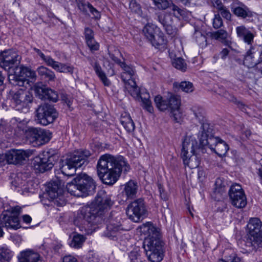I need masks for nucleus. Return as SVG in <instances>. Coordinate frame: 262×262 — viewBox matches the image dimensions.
<instances>
[{
	"mask_svg": "<svg viewBox=\"0 0 262 262\" xmlns=\"http://www.w3.org/2000/svg\"><path fill=\"white\" fill-rule=\"evenodd\" d=\"M129 169V165L123 157L110 154L101 156L97 164L99 177L104 183L108 185L115 184L120 177L121 172H127Z\"/></svg>",
	"mask_w": 262,
	"mask_h": 262,
	"instance_id": "nucleus-2",
	"label": "nucleus"
},
{
	"mask_svg": "<svg viewBox=\"0 0 262 262\" xmlns=\"http://www.w3.org/2000/svg\"><path fill=\"white\" fill-rule=\"evenodd\" d=\"M21 71L24 73H26V76L30 77L31 79H35L36 77V73L35 71H32L29 68H21Z\"/></svg>",
	"mask_w": 262,
	"mask_h": 262,
	"instance_id": "nucleus-57",
	"label": "nucleus"
},
{
	"mask_svg": "<svg viewBox=\"0 0 262 262\" xmlns=\"http://www.w3.org/2000/svg\"><path fill=\"white\" fill-rule=\"evenodd\" d=\"M85 40H88L94 37L93 32L92 29L86 28L85 29Z\"/></svg>",
	"mask_w": 262,
	"mask_h": 262,
	"instance_id": "nucleus-61",
	"label": "nucleus"
},
{
	"mask_svg": "<svg viewBox=\"0 0 262 262\" xmlns=\"http://www.w3.org/2000/svg\"><path fill=\"white\" fill-rule=\"evenodd\" d=\"M21 57L17 52L13 50H5L0 53V66L5 70H9L17 66Z\"/></svg>",
	"mask_w": 262,
	"mask_h": 262,
	"instance_id": "nucleus-14",
	"label": "nucleus"
},
{
	"mask_svg": "<svg viewBox=\"0 0 262 262\" xmlns=\"http://www.w3.org/2000/svg\"><path fill=\"white\" fill-rule=\"evenodd\" d=\"M120 122L127 132L131 133L134 130L135 128L134 123L128 114L122 115Z\"/></svg>",
	"mask_w": 262,
	"mask_h": 262,
	"instance_id": "nucleus-33",
	"label": "nucleus"
},
{
	"mask_svg": "<svg viewBox=\"0 0 262 262\" xmlns=\"http://www.w3.org/2000/svg\"><path fill=\"white\" fill-rule=\"evenodd\" d=\"M22 219L23 222L26 224L30 223L32 221L31 216L27 214L23 215Z\"/></svg>",
	"mask_w": 262,
	"mask_h": 262,
	"instance_id": "nucleus-63",
	"label": "nucleus"
},
{
	"mask_svg": "<svg viewBox=\"0 0 262 262\" xmlns=\"http://www.w3.org/2000/svg\"><path fill=\"white\" fill-rule=\"evenodd\" d=\"M172 64L174 68L183 72L185 71L187 69V64L184 59L181 57L174 59L172 61Z\"/></svg>",
	"mask_w": 262,
	"mask_h": 262,
	"instance_id": "nucleus-43",
	"label": "nucleus"
},
{
	"mask_svg": "<svg viewBox=\"0 0 262 262\" xmlns=\"http://www.w3.org/2000/svg\"><path fill=\"white\" fill-rule=\"evenodd\" d=\"M168 8H170L173 15L177 17L184 15V10L173 3L170 4Z\"/></svg>",
	"mask_w": 262,
	"mask_h": 262,
	"instance_id": "nucleus-47",
	"label": "nucleus"
},
{
	"mask_svg": "<svg viewBox=\"0 0 262 262\" xmlns=\"http://www.w3.org/2000/svg\"><path fill=\"white\" fill-rule=\"evenodd\" d=\"M218 262H242L240 257L237 256L235 254L231 255L227 258V260L223 259H219Z\"/></svg>",
	"mask_w": 262,
	"mask_h": 262,
	"instance_id": "nucleus-55",
	"label": "nucleus"
},
{
	"mask_svg": "<svg viewBox=\"0 0 262 262\" xmlns=\"http://www.w3.org/2000/svg\"><path fill=\"white\" fill-rule=\"evenodd\" d=\"M46 191L51 199L58 198L63 192L61 182L59 180L50 182L48 184Z\"/></svg>",
	"mask_w": 262,
	"mask_h": 262,
	"instance_id": "nucleus-23",
	"label": "nucleus"
},
{
	"mask_svg": "<svg viewBox=\"0 0 262 262\" xmlns=\"http://www.w3.org/2000/svg\"><path fill=\"white\" fill-rule=\"evenodd\" d=\"M163 243L160 238H145L143 248L149 260L160 262L163 258Z\"/></svg>",
	"mask_w": 262,
	"mask_h": 262,
	"instance_id": "nucleus-8",
	"label": "nucleus"
},
{
	"mask_svg": "<svg viewBox=\"0 0 262 262\" xmlns=\"http://www.w3.org/2000/svg\"><path fill=\"white\" fill-rule=\"evenodd\" d=\"M33 154L31 149H11L5 155V158L9 164H21Z\"/></svg>",
	"mask_w": 262,
	"mask_h": 262,
	"instance_id": "nucleus-16",
	"label": "nucleus"
},
{
	"mask_svg": "<svg viewBox=\"0 0 262 262\" xmlns=\"http://www.w3.org/2000/svg\"><path fill=\"white\" fill-rule=\"evenodd\" d=\"M212 3L214 8L216 9L219 12L225 7L221 0H212Z\"/></svg>",
	"mask_w": 262,
	"mask_h": 262,
	"instance_id": "nucleus-59",
	"label": "nucleus"
},
{
	"mask_svg": "<svg viewBox=\"0 0 262 262\" xmlns=\"http://www.w3.org/2000/svg\"><path fill=\"white\" fill-rule=\"evenodd\" d=\"M136 75L121 73V78L124 83L125 89L134 97H137L141 100L142 106L149 113L153 112L151 102L149 99V93L146 92H142L140 95L139 89L135 81Z\"/></svg>",
	"mask_w": 262,
	"mask_h": 262,
	"instance_id": "nucleus-6",
	"label": "nucleus"
},
{
	"mask_svg": "<svg viewBox=\"0 0 262 262\" xmlns=\"http://www.w3.org/2000/svg\"><path fill=\"white\" fill-rule=\"evenodd\" d=\"M212 25L215 29H218L223 25V21L219 13L214 15Z\"/></svg>",
	"mask_w": 262,
	"mask_h": 262,
	"instance_id": "nucleus-52",
	"label": "nucleus"
},
{
	"mask_svg": "<svg viewBox=\"0 0 262 262\" xmlns=\"http://www.w3.org/2000/svg\"><path fill=\"white\" fill-rule=\"evenodd\" d=\"M147 210L142 199H137L131 202L127 206L126 214L132 221L138 223L147 215Z\"/></svg>",
	"mask_w": 262,
	"mask_h": 262,
	"instance_id": "nucleus-11",
	"label": "nucleus"
},
{
	"mask_svg": "<svg viewBox=\"0 0 262 262\" xmlns=\"http://www.w3.org/2000/svg\"><path fill=\"white\" fill-rule=\"evenodd\" d=\"M138 190L137 183L135 181L130 180L124 185L123 192L127 199H133L136 196Z\"/></svg>",
	"mask_w": 262,
	"mask_h": 262,
	"instance_id": "nucleus-29",
	"label": "nucleus"
},
{
	"mask_svg": "<svg viewBox=\"0 0 262 262\" xmlns=\"http://www.w3.org/2000/svg\"><path fill=\"white\" fill-rule=\"evenodd\" d=\"M63 262H78L77 259L71 255H66L63 258Z\"/></svg>",
	"mask_w": 262,
	"mask_h": 262,
	"instance_id": "nucleus-62",
	"label": "nucleus"
},
{
	"mask_svg": "<svg viewBox=\"0 0 262 262\" xmlns=\"http://www.w3.org/2000/svg\"><path fill=\"white\" fill-rule=\"evenodd\" d=\"M180 99L178 96L171 95L169 99H168V108L171 110L178 108L180 106Z\"/></svg>",
	"mask_w": 262,
	"mask_h": 262,
	"instance_id": "nucleus-41",
	"label": "nucleus"
},
{
	"mask_svg": "<svg viewBox=\"0 0 262 262\" xmlns=\"http://www.w3.org/2000/svg\"><path fill=\"white\" fill-rule=\"evenodd\" d=\"M201 124L200 129L198 133V137L199 138L200 144L203 146H205L206 144L203 143V142H208L210 137H213L211 135L212 129L210 127L209 123L206 119L204 121L200 122Z\"/></svg>",
	"mask_w": 262,
	"mask_h": 262,
	"instance_id": "nucleus-25",
	"label": "nucleus"
},
{
	"mask_svg": "<svg viewBox=\"0 0 262 262\" xmlns=\"http://www.w3.org/2000/svg\"><path fill=\"white\" fill-rule=\"evenodd\" d=\"M120 66L123 71L122 73L136 75L135 70L132 67L127 65L124 62H120Z\"/></svg>",
	"mask_w": 262,
	"mask_h": 262,
	"instance_id": "nucleus-49",
	"label": "nucleus"
},
{
	"mask_svg": "<svg viewBox=\"0 0 262 262\" xmlns=\"http://www.w3.org/2000/svg\"><path fill=\"white\" fill-rule=\"evenodd\" d=\"M157 27L152 24H146L143 29V33L147 40L156 48H165L167 40L162 33L155 35Z\"/></svg>",
	"mask_w": 262,
	"mask_h": 262,
	"instance_id": "nucleus-12",
	"label": "nucleus"
},
{
	"mask_svg": "<svg viewBox=\"0 0 262 262\" xmlns=\"http://www.w3.org/2000/svg\"><path fill=\"white\" fill-rule=\"evenodd\" d=\"M13 84L18 85L19 86H23L25 82V77L23 76H18L16 75L13 76Z\"/></svg>",
	"mask_w": 262,
	"mask_h": 262,
	"instance_id": "nucleus-56",
	"label": "nucleus"
},
{
	"mask_svg": "<svg viewBox=\"0 0 262 262\" xmlns=\"http://www.w3.org/2000/svg\"><path fill=\"white\" fill-rule=\"evenodd\" d=\"M195 41L200 47L203 48L207 46V39L205 35L199 31H196L194 34Z\"/></svg>",
	"mask_w": 262,
	"mask_h": 262,
	"instance_id": "nucleus-39",
	"label": "nucleus"
},
{
	"mask_svg": "<svg viewBox=\"0 0 262 262\" xmlns=\"http://www.w3.org/2000/svg\"><path fill=\"white\" fill-rule=\"evenodd\" d=\"M21 211V208L19 206H16L11 208L10 212L13 215L17 216L20 214Z\"/></svg>",
	"mask_w": 262,
	"mask_h": 262,
	"instance_id": "nucleus-60",
	"label": "nucleus"
},
{
	"mask_svg": "<svg viewBox=\"0 0 262 262\" xmlns=\"http://www.w3.org/2000/svg\"><path fill=\"white\" fill-rule=\"evenodd\" d=\"M137 231L144 235L145 238H160V234L158 229L150 222H146L138 227Z\"/></svg>",
	"mask_w": 262,
	"mask_h": 262,
	"instance_id": "nucleus-22",
	"label": "nucleus"
},
{
	"mask_svg": "<svg viewBox=\"0 0 262 262\" xmlns=\"http://www.w3.org/2000/svg\"><path fill=\"white\" fill-rule=\"evenodd\" d=\"M171 114L174 120L177 122H180L182 118V113L180 111V107L171 110Z\"/></svg>",
	"mask_w": 262,
	"mask_h": 262,
	"instance_id": "nucleus-50",
	"label": "nucleus"
},
{
	"mask_svg": "<svg viewBox=\"0 0 262 262\" xmlns=\"http://www.w3.org/2000/svg\"><path fill=\"white\" fill-rule=\"evenodd\" d=\"M232 204L237 208H242L247 204V199L242 186L235 183L232 185L229 191Z\"/></svg>",
	"mask_w": 262,
	"mask_h": 262,
	"instance_id": "nucleus-15",
	"label": "nucleus"
},
{
	"mask_svg": "<svg viewBox=\"0 0 262 262\" xmlns=\"http://www.w3.org/2000/svg\"><path fill=\"white\" fill-rule=\"evenodd\" d=\"M233 13L237 16L243 18L250 16V12L246 7H237L234 9Z\"/></svg>",
	"mask_w": 262,
	"mask_h": 262,
	"instance_id": "nucleus-44",
	"label": "nucleus"
},
{
	"mask_svg": "<svg viewBox=\"0 0 262 262\" xmlns=\"http://www.w3.org/2000/svg\"><path fill=\"white\" fill-rule=\"evenodd\" d=\"M58 116V113L53 106L45 103L36 110V121L42 125L53 123Z\"/></svg>",
	"mask_w": 262,
	"mask_h": 262,
	"instance_id": "nucleus-10",
	"label": "nucleus"
},
{
	"mask_svg": "<svg viewBox=\"0 0 262 262\" xmlns=\"http://www.w3.org/2000/svg\"><path fill=\"white\" fill-rule=\"evenodd\" d=\"M203 143L221 157L225 156L229 149L227 143L218 137H210L208 142Z\"/></svg>",
	"mask_w": 262,
	"mask_h": 262,
	"instance_id": "nucleus-19",
	"label": "nucleus"
},
{
	"mask_svg": "<svg viewBox=\"0 0 262 262\" xmlns=\"http://www.w3.org/2000/svg\"><path fill=\"white\" fill-rule=\"evenodd\" d=\"M90 155V151L87 150L74 151L66 160L61 161L60 168L62 173L67 176H73L77 168L87 164Z\"/></svg>",
	"mask_w": 262,
	"mask_h": 262,
	"instance_id": "nucleus-4",
	"label": "nucleus"
},
{
	"mask_svg": "<svg viewBox=\"0 0 262 262\" xmlns=\"http://www.w3.org/2000/svg\"><path fill=\"white\" fill-rule=\"evenodd\" d=\"M1 226L7 229L16 230L20 227L19 220L17 216L3 214L1 219Z\"/></svg>",
	"mask_w": 262,
	"mask_h": 262,
	"instance_id": "nucleus-24",
	"label": "nucleus"
},
{
	"mask_svg": "<svg viewBox=\"0 0 262 262\" xmlns=\"http://www.w3.org/2000/svg\"><path fill=\"white\" fill-rule=\"evenodd\" d=\"M35 92L38 95L39 98L41 99L48 100L56 102L59 98L58 95L56 91L42 85H35Z\"/></svg>",
	"mask_w": 262,
	"mask_h": 262,
	"instance_id": "nucleus-21",
	"label": "nucleus"
},
{
	"mask_svg": "<svg viewBox=\"0 0 262 262\" xmlns=\"http://www.w3.org/2000/svg\"><path fill=\"white\" fill-rule=\"evenodd\" d=\"M236 32L237 37L248 45H251L253 42L254 34L244 26L237 27Z\"/></svg>",
	"mask_w": 262,
	"mask_h": 262,
	"instance_id": "nucleus-27",
	"label": "nucleus"
},
{
	"mask_svg": "<svg viewBox=\"0 0 262 262\" xmlns=\"http://www.w3.org/2000/svg\"><path fill=\"white\" fill-rule=\"evenodd\" d=\"M229 50L227 49H224L220 53L221 58L225 59L229 54Z\"/></svg>",
	"mask_w": 262,
	"mask_h": 262,
	"instance_id": "nucleus-64",
	"label": "nucleus"
},
{
	"mask_svg": "<svg viewBox=\"0 0 262 262\" xmlns=\"http://www.w3.org/2000/svg\"><path fill=\"white\" fill-rule=\"evenodd\" d=\"M190 110L195 119H197L199 122L204 121V120L206 119L205 117V111L202 107L195 105L192 106Z\"/></svg>",
	"mask_w": 262,
	"mask_h": 262,
	"instance_id": "nucleus-36",
	"label": "nucleus"
},
{
	"mask_svg": "<svg viewBox=\"0 0 262 262\" xmlns=\"http://www.w3.org/2000/svg\"><path fill=\"white\" fill-rule=\"evenodd\" d=\"M248 238L246 245L252 250L262 248V222L257 217L251 218L248 224Z\"/></svg>",
	"mask_w": 262,
	"mask_h": 262,
	"instance_id": "nucleus-7",
	"label": "nucleus"
},
{
	"mask_svg": "<svg viewBox=\"0 0 262 262\" xmlns=\"http://www.w3.org/2000/svg\"><path fill=\"white\" fill-rule=\"evenodd\" d=\"M33 100L32 95L28 92L20 89L12 95L10 105L16 111L27 112Z\"/></svg>",
	"mask_w": 262,
	"mask_h": 262,
	"instance_id": "nucleus-9",
	"label": "nucleus"
},
{
	"mask_svg": "<svg viewBox=\"0 0 262 262\" xmlns=\"http://www.w3.org/2000/svg\"><path fill=\"white\" fill-rule=\"evenodd\" d=\"M219 12L224 18L227 20L230 19L231 14L229 10L226 7H224L222 10H220Z\"/></svg>",
	"mask_w": 262,
	"mask_h": 262,
	"instance_id": "nucleus-58",
	"label": "nucleus"
},
{
	"mask_svg": "<svg viewBox=\"0 0 262 262\" xmlns=\"http://www.w3.org/2000/svg\"><path fill=\"white\" fill-rule=\"evenodd\" d=\"M85 241V238L83 235L76 234L73 236L70 246L74 248H80L82 246Z\"/></svg>",
	"mask_w": 262,
	"mask_h": 262,
	"instance_id": "nucleus-35",
	"label": "nucleus"
},
{
	"mask_svg": "<svg viewBox=\"0 0 262 262\" xmlns=\"http://www.w3.org/2000/svg\"><path fill=\"white\" fill-rule=\"evenodd\" d=\"M33 50L45 62L46 64L52 67L55 71L60 73H73V68L68 64L55 61L50 56H46L38 49L34 48Z\"/></svg>",
	"mask_w": 262,
	"mask_h": 262,
	"instance_id": "nucleus-17",
	"label": "nucleus"
},
{
	"mask_svg": "<svg viewBox=\"0 0 262 262\" xmlns=\"http://www.w3.org/2000/svg\"><path fill=\"white\" fill-rule=\"evenodd\" d=\"M121 218L119 216L112 217L109 219L107 224L106 230L104 232L105 235L108 238L115 240L120 230L123 228L122 226Z\"/></svg>",
	"mask_w": 262,
	"mask_h": 262,
	"instance_id": "nucleus-20",
	"label": "nucleus"
},
{
	"mask_svg": "<svg viewBox=\"0 0 262 262\" xmlns=\"http://www.w3.org/2000/svg\"><path fill=\"white\" fill-rule=\"evenodd\" d=\"M173 88L181 90L185 93H191L194 90L193 84L189 81H182L181 83L174 82L173 83Z\"/></svg>",
	"mask_w": 262,
	"mask_h": 262,
	"instance_id": "nucleus-34",
	"label": "nucleus"
},
{
	"mask_svg": "<svg viewBox=\"0 0 262 262\" xmlns=\"http://www.w3.org/2000/svg\"><path fill=\"white\" fill-rule=\"evenodd\" d=\"M155 103L160 111H163L168 108V99H164L160 95L155 97Z\"/></svg>",
	"mask_w": 262,
	"mask_h": 262,
	"instance_id": "nucleus-38",
	"label": "nucleus"
},
{
	"mask_svg": "<svg viewBox=\"0 0 262 262\" xmlns=\"http://www.w3.org/2000/svg\"><path fill=\"white\" fill-rule=\"evenodd\" d=\"M91 64L93 66L96 74L99 77L103 84L106 86H110L111 82L106 76L105 73L102 71L99 64L97 62H95L94 63L92 62Z\"/></svg>",
	"mask_w": 262,
	"mask_h": 262,
	"instance_id": "nucleus-31",
	"label": "nucleus"
},
{
	"mask_svg": "<svg viewBox=\"0 0 262 262\" xmlns=\"http://www.w3.org/2000/svg\"><path fill=\"white\" fill-rule=\"evenodd\" d=\"M224 96L228 99L229 101L236 103L238 108L242 112L245 113L249 116H254V113H253L251 111H247V109H249V106L246 105L242 102L237 101L236 98L234 96L226 92L224 94Z\"/></svg>",
	"mask_w": 262,
	"mask_h": 262,
	"instance_id": "nucleus-32",
	"label": "nucleus"
},
{
	"mask_svg": "<svg viewBox=\"0 0 262 262\" xmlns=\"http://www.w3.org/2000/svg\"><path fill=\"white\" fill-rule=\"evenodd\" d=\"M198 146V142L191 133H187L182 142L181 157L185 166L191 169L198 167L200 160L194 154L195 149Z\"/></svg>",
	"mask_w": 262,
	"mask_h": 262,
	"instance_id": "nucleus-5",
	"label": "nucleus"
},
{
	"mask_svg": "<svg viewBox=\"0 0 262 262\" xmlns=\"http://www.w3.org/2000/svg\"><path fill=\"white\" fill-rule=\"evenodd\" d=\"M167 33L169 35H174L177 33L176 28L172 25V24H167L163 26Z\"/></svg>",
	"mask_w": 262,
	"mask_h": 262,
	"instance_id": "nucleus-54",
	"label": "nucleus"
},
{
	"mask_svg": "<svg viewBox=\"0 0 262 262\" xmlns=\"http://www.w3.org/2000/svg\"><path fill=\"white\" fill-rule=\"evenodd\" d=\"M130 262H143L139 248L134 249L129 254Z\"/></svg>",
	"mask_w": 262,
	"mask_h": 262,
	"instance_id": "nucleus-42",
	"label": "nucleus"
},
{
	"mask_svg": "<svg viewBox=\"0 0 262 262\" xmlns=\"http://www.w3.org/2000/svg\"><path fill=\"white\" fill-rule=\"evenodd\" d=\"M113 204L111 196L104 191L99 192L95 200L89 206L82 207L78 212L74 224L80 230L95 231L102 221L101 215Z\"/></svg>",
	"mask_w": 262,
	"mask_h": 262,
	"instance_id": "nucleus-1",
	"label": "nucleus"
},
{
	"mask_svg": "<svg viewBox=\"0 0 262 262\" xmlns=\"http://www.w3.org/2000/svg\"><path fill=\"white\" fill-rule=\"evenodd\" d=\"M158 20L163 26L173 23L171 15L167 12L159 14L158 16Z\"/></svg>",
	"mask_w": 262,
	"mask_h": 262,
	"instance_id": "nucleus-40",
	"label": "nucleus"
},
{
	"mask_svg": "<svg viewBox=\"0 0 262 262\" xmlns=\"http://www.w3.org/2000/svg\"><path fill=\"white\" fill-rule=\"evenodd\" d=\"M25 181L22 179V174H17L12 181L11 184L15 187H20L24 185Z\"/></svg>",
	"mask_w": 262,
	"mask_h": 262,
	"instance_id": "nucleus-51",
	"label": "nucleus"
},
{
	"mask_svg": "<svg viewBox=\"0 0 262 262\" xmlns=\"http://www.w3.org/2000/svg\"><path fill=\"white\" fill-rule=\"evenodd\" d=\"M18 262H41L40 255L30 249L20 253L18 256Z\"/></svg>",
	"mask_w": 262,
	"mask_h": 262,
	"instance_id": "nucleus-26",
	"label": "nucleus"
},
{
	"mask_svg": "<svg viewBox=\"0 0 262 262\" xmlns=\"http://www.w3.org/2000/svg\"><path fill=\"white\" fill-rule=\"evenodd\" d=\"M12 256V252L6 246H0V262H9Z\"/></svg>",
	"mask_w": 262,
	"mask_h": 262,
	"instance_id": "nucleus-37",
	"label": "nucleus"
},
{
	"mask_svg": "<svg viewBox=\"0 0 262 262\" xmlns=\"http://www.w3.org/2000/svg\"><path fill=\"white\" fill-rule=\"evenodd\" d=\"M67 191L72 195L83 197L93 194L96 188L94 180L85 173L77 176L67 184Z\"/></svg>",
	"mask_w": 262,
	"mask_h": 262,
	"instance_id": "nucleus-3",
	"label": "nucleus"
},
{
	"mask_svg": "<svg viewBox=\"0 0 262 262\" xmlns=\"http://www.w3.org/2000/svg\"><path fill=\"white\" fill-rule=\"evenodd\" d=\"M258 47L257 46H253L247 51L244 59V63L248 67H252L255 64L254 61L255 56L257 54Z\"/></svg>",
	"mask_w": 262,
	"mask_h": 262,
	"instance_id": "nucleus-28",
	"label": "nucleus"
},
{
	"mask_svg": "<svg viewBox=\"0 0 262 262\" xmlns=\"http://www.w3.org/2000/svg\"><path fill=\"white\" fill-rule=\"evenodd\" d=\"M155 6L159 10H166L169 7L168 0H153Z\"/></svg>",
	"mask_w": 262,
	"mask_h": 262,
	"instance_id": "nucleus-46",
	"label": "nucleus"
},
{
	"mask_svg": "<svg viewBox=\"0 0 262 262\" xmlns=\"http://www.w3.org/2000/svg\"><path fill=\"white\" fill-rule=\"evenodd\" d=\"M87 45L92 51H96L99 49V45L94 40V37L86 40Z\"/></svg>",
	"mask_w": 262,
	"mask_h": 262,
	"instance_id": "nucleus-53",
	"label": "nucleus"
},
{
	"mask_svg": "<svg viewBox=\"0 0 262 262\" xmlns=\"http://www.w3.org/2000/svg\"><path fill=\"white\" fill-rule=\"evenodd\" d=\"M37 72L42 79L48 81H54L55 79L56 76L54 72L45 67H39L37 69Z\"/></svg>",
	"mask_w": 262,
	"mask_h": 262,
	"instance_id": "nucleus-30",
	"label": "nucleus"
},
{
	"mask_svg": "<svg viewBox=\"0 0 262 262\" xmlns=\"http://www.w3.org/2000/svg\"><path fill=\"white\" fill-rule=\"evenodd\" d=\"M228 36L227 32L222 29L219 30L216 32H213L211 34V37L216 39L220 40H224L226 39Z\"/></svg>",
	"mask_w": 262,
	"mask_h": 262,
	"instance_id": "nucleus-45",
	"label": "nucleus"
},
{
	"mask_svg": "<svg viewBox=\"0 0 262 262\" xmlns=\"http://www.w3.org/2000/svg\"><path fill=\"white\" fill-rule=\"evenodd\" d=\"M129 9L131 11L138 15L141 14V8L140 5L135 0H132L129 3Z\"/></svg>",
	"mask_w": 262,
	"mask_h": 262,
	"instance_id": "nucleus-48",
	"label": "nucleus"
},
{
	"mask_svg": "<svg viewBox=\"0 0 262 262\" xmlns=\"http://www.w3.org/2000/svg\"><path fill=\"white\" fill-rule=\"evenodd\" d=\"M27 136L33 146H39L50 141L51 134L49 130L40 128L29 127Z\"/></svg>",
	"mask_w": 262,
	"mask_h": 262,
	"instance_id": "nucleus-13",
	"label": "nucleus"
},
{
	"mask_svg": "<svg viewBox=\"0 0 262 262\" xmlns=\"http://www.w3.org/2000/svg\"><path fill=\"white\" fill-rule=\"evenodd\" d=\"M54 157L48 152H44L34 159L33 166L39 172H44L52 168L54 166Z\"/></svg>",
	"mask_w": 262,
	"mask_h": 262,
	"instance_id": "nucleus-18",
	"label": "nucleus"
}]
</instances>
